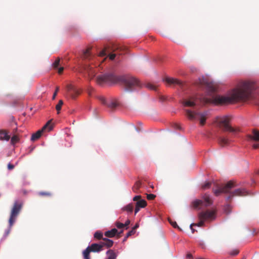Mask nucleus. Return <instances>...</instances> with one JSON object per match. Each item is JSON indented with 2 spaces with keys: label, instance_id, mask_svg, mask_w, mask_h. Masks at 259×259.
<instances>
[{
  "label": "nucleus",
  "instance_id": "nucleus-1",
  "mask_svg": "<svg viewBox=\"0 0 259 259\" xmlns=\"http://www.w3.org/2000/svg\"><path fill=\"white\" fill-rule=\"evenodd\" d=\"M256 88L257 85L253 81H242L226 96H213L212 102L215 104L224 105L238 101H246L252 98L253 92Z\"/></svg>",
  "mask_w": 259,
  "mask_h": 259
},
{
  "label": "nucleus",
  "instance_id": "nucleus-2",
  "mask_svg": "<svg viewBox=\"0 0 259 259\" xmlns=\"http://www.w3.org/2000/svg\"><path fill=\"white\" fill-rule=\"evenodd\" d=\"M96 82L100 85L104 83H118L123 85L125 90L128 91H131L136 88L141 87L140 81L133 76H116L112 73H108L98 76L97 77Z\"/></svg>",
  "mask_w": 259,
  "mask_h": 259
},
{
  "label": "nucleus",
  "instance_id": "nucleus-3",
  "mask_svg": "<svg viewBox=\"0 0 259 259\" xmlns=\"http://www.w3.org/2000/svg\"><path fill=\"white\" fill-rule=\"evenodd\" d=\"M236 186L235 182L230 181L225 185L217 186V189H213V192L217 196L221 193L229 194V196L227 197V200L231 199L234 196H245L248 194V191L244 188H238L233 191H231V190Z\"/></svg>",
  "mask_w": 259,
  "mask_h": 259
},
{
  "label": "nucleus",
  "instance_id": "nucleus-4",
  "mask_svg": "<svg viewBox=\"0 0 259 259\" xmlns=\"http://www.w3.org/2000/svg\"><path fill=\"white\" fill-rule=\"evenodd\" d=\"M231 118L230 116H223L217 117L214 121L215 126L221 129L224 132L228 131L234 134H236L240 132V129L238 127H233L231 126L230 122Z\"/></svg>",
  "mask_w": 259,
  "mask_h": 259
},
{
  "label": "nucleus",
  "instance_id": "nucleus-5",
  "mask_svg": "<svg viewBox=\"0 0 259 259\" xmlns=\"http://www.w3.org/2000/svg\"><path fill=\"white\" fill-rule=\"evenodd\" d=\"M22 207V204L18 201H15L12 208L9 220V227L7 229L4 234L2 240L5 239L10 233L11 228L16 221V218L19 214Z\"/></svg>",
  "mask_w": 259,
  "mask_h": 259
},
{
  "label": "nucleus",
  "instance_id": "nucleus-6",
  "mask_svg": "<svg viewBox=\"0 0 259 259\" xmlns=\"http://www.w3.org/2000/svg\"><path fill=\"white\" fill-rule=\"evenodd\" d=\"M213 200L207 194H204L200 199H195L192 202V205L195 209H202L211 205Z\"/></svg>",
  "mask_w": 259,
  "mask_h": 259
},
{
  "label": "nucleus",
  "instance_id": "nucleus-7",
  "mask_svg": "<svg viewBox=\"0 0 259 259\" xmlns=\"http://www.w3.org/2000/svg\"><path fill=\"white\" fill-rule=\"evenodd\" d=\"M185 112L186 115L190 120H195L199 118L200 124L201 125H204L206 119V113L192 112L189 109L185 110Z\"/></svg>",
  "mask_w": 259,
  "mask_h": 259
},
{
  "label": "nucleus",
  "instance_id": "nucleus-8",
  "mask_svg": "<svg viewBox=\"0 0 259 259\" xmlns=\"http://www.w3.org/2000/svg\"><path fill=\"white\" fill-rule=\"evenodd\" d=\"M198 216L199 220L211 221L216 218V211L213 209H207L199 212Z\"/></svg>",
  "mask_w": 259,
  "mask_h": 259
},
{
  "label": "nucleus",
  "instance_id": "nucleus-9",
  "mask_svg": "<svg viewBox=\"0 0 259 259\" xmlns=\"http://www.w3.org/2000/svg\"><path fill=\"white\" fill-rule=\"evenodd\" d=\"M53 128V125L51 124V121L49 120L40 130L37 131L35 133L32 134L31 140L35 141L38 139L41 136L42 133L45 131H51Z\"/></svg>",
  "mask_w": 259,
  "mask_h": 259
},
{
  "label": "nucleus",
  "instance_id": "nucleus-10",
  "mask_svg": "<svg viewBox=\"0 0 259 259\" xmlns=\"http://www.w3.org/2000/svg\"><path fill=\"white\" fill-rule=\"evenodd\" d=\"M98 98L103 104L106 105L111 110L115 109L118 106V103L115 100L110 99L106 101L103 96H99Z\"/></svg>",
  "mask_w": 259,
  "mask_h": 259
},
{
  "label": "nucleus",
  "instance_id": "nucleus-11",
  "mask_svg": "<svg viewBox=\"0 0 259 259\" xmlns=\"http://www.w3.org/2000/svg\"><path fill=\"white\" fill-rule=\"evenodd\" d=\"M66 89L69 96L73 99H75L80 94V91L71 84L67 85Z\"/></svg>",
  "mask_w": 259,
  "mask_h": 259
},
{
  "label": "nucleus",
  "instance_id": "nucleus-12",
  "mask_svg": "<svg viewBox=\"0 0 259 259\" xmlns=\"http://www.w3.org/2000/svg\"><path fill=\"white\" fill-rule=\"evenodd\" d=\"M218 142L221 147H225L229 145L231 140L229 139L228 136H220L218 137Z\"/></svg>",
  "mask_w": 259,
  "mask_h": 259
},
{
  "label": "nucleus",
  "instance_id": "nucleus-13",
  "mask_svg": "<svg viewBox=\"0 0 259 259\" xmlns=\"http://www.w3.org/2000/svg\"><path fill=\"white\" fill-rule=\"evenodd\" d=\"M202 85H204L209 94L214 93L217 90L216 87L212 83L203 80L200 82Z\"/></svg>",
  "mask_w": 259,
  "mask_h": 259
},
{
  "label": "nucleus",
  "instance_id": "nucleus-14",
  "mask_svg": "<svg viewBox=\"0 0 259 259\" xmlns=\"http://www.w3.org/2000/svg\"><path fill=\"white\" fill-rule=\"evenodd\" d=\"M91 252H99L103 250L102 245L100 243H93L88 246Z\"/></svg>",
  "mask_w": 259,
  "mask_h": 259
},
{
  "label": "nucleus",
  "instance_id": "nucleus-15",
  "mask_svg": "<svg viewBox=\"0 0 259 259\" xmlns=\"http://www.w3.org/2000/svg\"><path fill=\"white\" fill-rule=\"evenodd\" d=\"M164 81L169 85H182V82L180 80L170 77H166Z\"/></svg>",
  "mask_w": 259,
  "mask_h": 259
},
{
  "label": "nucleus",
  "instance_id": "nucleus-16",
  "mask_svg": "<svg viewBox=\"0 0 259 259\" xmlns=\"http://www.w3.org/2000/svg\"><path fill=\"white\" fill-rule=\"evenodd\" d=\"M10 139V136L9 135V132L5 130H0V140L8 141Z\"/></svg>",
  "mask_w": 259,
  "mask_h": 259
},
{
  "label": "nucleus",
  "instance_id": "nucleus-17",
  "mask_svg": "<svg viewBox=\"0 0 259 259\" xmlns=\"http://www.w3.org/2000/svg\"><path fill=\"white\" fill-rule=\"evenodd\" d=\"M91 48H88L83 52L81 58L83 60H90L92 58V55L90 52Z\"/></svg>",
  "mask_w": 259,
  "mask_h": 259
},
{
  "label": "nucleus",
  "instance_id": "nucleus-18",
  "mask_svg": "<svg viewBox=\"0 0 259 259\" xmlns=\"http://www.w3.org/2000/svg\"><path fill=\"white\" fill-rule=\"evenodd\" d=\"M103 241L100 242L101 245H102L103 248L104 246H106L107 248L111 247L113 244V241L107 238H103Z\"/></svg>",
  "mask_w": 259,
  "mask_h": 259
},
{
  "label": "nucleus",
  "instance_id": "nucleus-19",
  "mask_svg": "<svg viewBox=\"0 0 259 259\" xmlns=\"http://www.w3.org/2000/svg\"><path fill=\"white\" fill-rule=\"evenodd\" d=\"M118 233V231L116 229L113 228L111 230L106 231L105 233V236L108 238H112L114 237Z\"/></svg>",
  "mask_w": 259,
  "mask_h": 259
},
{
  "label": "nucleus",
  "instance_id": "nucleus-20",
  "mask_svg": "<svg viewBox=\"0 0 259 259\" xmlns=\"http://www.w3.org/2000/svg\"><path fill=\"white\" fill-rule=\"evenodd\" d=\"M107 257L106 259H116L117 254L112 249H109L106 252Z\"/></svg>",
  "mask_w": 259,
  "mask_h": 259
},
{
  "label": "nucleus",
  "instance_id": "nucleus-21",
  "mask_svg": "<svg viewBox=\"0 0 259 259\" xmlns=\"http://www.w3.org/2000/svg\"><path fill=\"white\" fill-rule=\"evenodd\" d=\"M85 71L88 73L89 77L92 79L95 76V72L90 66H87L84 68Z\"/></svg>",
  "mask_w": 259,
  "mask_h": 259
},
{
  "label": "nucleus",
  "instance_id": "nucleus-22",
  "mask_svg": "<svg viewBox=\"0 0 259 259\" xmlns=\"http://www.w3.org/2000/svg\"><path fill=\"white\" fill-rule=\"evenodd\" d=\"M183 104L184 106L186 107H192L195 105V101L193 98H192L189 100H184Z\"/></svg>",
  "mask_w": 259,
  "mask_h": 259
},
{
  "label": "nucleus",
  "instance_id": "nucleus-23",
  "mask_svg": "<svg viewBox=\"0 0 259 259\" xmlns=\"http://www.w3.org/2000/svg\"><path fill=\"white\" fill-rule=\"evenodd\" d=\"M248 138L254 141H259V131L255 130H253L252 135H248Z\"/></svg>",
  "mask_w": 259,
  "mask_h": 259
},
{
  "label": "nucleus",
  "instance_id": "nucleus-24",
  "mask_svg": "<svg viewBox=\"0 0 259 259\" xmlns=\"http://www.w3.org/2000/svg\"><path fill=\"white\" fill-rule=\"evenodd\" d=\"M134 209V205L133 203H130L127 205L125 206L124 207L122 208V210L123 211H126L128 213H131L133 212Z\"/></svg>",
  "mask_w": 259,
  "mask_h": 259
},
{
  "label": "nucleus",
  "instance_id": "nucleus-25",
  "mask_svg": "<svg viewBox=\"0 0 259 259\" xmlns=\"http://www.w3.org/2000/svg\"><path fill=\"white\" fill-rule=\"evenodd\" d=\"M141 182L140 181H137L132 188L133 191L135 193H139V190L141 187Z\"/></svg>",
  "mask_w": 259,
  "mask_h": 259
},
{
  "label": "nucleus",
  "instance_id": "nucleus-26",
  "mask_svg": "<svg viewBox=\"0 0 259 259\" xmlns=\"http://www.w3.org/2000/svg\"><path fill=\"white\" fill-rule=\"evenodd\" d=\"M136 205L138 206V207L140 208H144L147 205V202L146 200L144 199H141L138 201L136 203Z\"/></svg>",
  "mask_w": 259,
  "mask_h": 259
},
{
  "label": "nucleus",
  "instance_id": "nucleus-27",
  "mask_svg": "<svg viewBox=\"0 0 259 259\" xmlns=\"http://www.w3.org/2000/svg\"><path fill=\"white\" fill-rule=\"evenodd\" d=\"M91 252L88 247L83 251L82 255L84 259H91L90 254Z\"/></svg>",
  "mask_w": 259,
  "mask_h": 259
},
{
  "label": "nucleus",
  "instance_id": "nucleus-28",
  "mask_svg": "<svg viewBox=\"0 0 259 259\" xmlns=\"http://www.w3.org/2000/svg\"><path fill=\"white\" fill-rule=\"evenodd\" d=\"M38 195L43 197H51L52 193L49 191H40L38 193Z\"/></svg>",
  "mask_w": 259,
  "mask_h": 259
},
{
  "label": "nucleus",
  "instance_id": "nucleus-29",
  "mask_svg": "<svg viewBox=\"0 0 259 259\" xmlns=\"http://www.w3.org/2000/svg\"><path fill=\"white\" fill-rule=\"evenodd\" d=\"M204 220H200V222L198 224H192L190 225V228L191 229L192 232L193 233L194 232V229L192 228L193 226H198L202 227L204 225Z\"/></svg>",
  "mask_w": 259,
  "mask_h": 259
},
{
  "label": "nucleus",
  "instance_id": "nucleus-30",
  "mask_svg": "<svg viewBox=\"0 0 259 259\" xmlns=\"http://www.w3.org/2000/svg\"><path fill=\"white\" fill-rule=\"evenodd\" d=\"M94 236L95 238H96L98 240H101V239L103 240V238H104L103 237L102 233L100 231L96 232L94 235Z\"/></svg>",
  "mask_w": 259,
  "mask_h": 259
},
{
  "label": "nucleus",
  "instance_id": "nucleus-31",
  "mask_svg": "<svg viewBox=\"0 0 259 259\" xmlns=\"http://www.w3.org/2000/svg\"><path fill=\"white\" fill-rule=\"evenodd\" d=\"M19 141V138L18 136L16 135H14L11 139V143L12 145L15 144L16 143L18 142Z\"/></svg>",
  "mask_w": 259,
  "mask_h": 259
},
{
  "label": "nucleus",
  "instance_id": "nucleus-32",
  "mask_svg": "<svg viewBox=\"0 0 259 259\" xmlns=\"http://www.w3.org/2000/svg\"><path fill=\"white\" fill-rule=\"evenodd\" d=\"M63 104V102L62 100H60L58 104L56 105V110H57L58 111V113H59V111L61 110V107L62 106V105Z\"/></svg>",
  "mask_w": 259,
  "mask_h": 259
},
{
  "label": "nucleus",
  "instance_id": "nucleus-33",
  "mask_svg": "<svg viewBox=\"0 0 259 259\" xmlns=\"http://www.w3.org/2000/svg\"><path fill=\"white\" fill-rule=\"evenodd\" d=\"M211 183L209 182H206L202 186V188L203 190H206L210 188Z\"/></svg>",
  "mask_w": 259,
  "mask_h": 259
},
{
  "label": "nucleus",
  "instance_id": "nucleus-34",
  "mask_svg": "<svg viewBox=\"0 0 259 259\" xmlns=\"http://www.w3.org/2000/svg\"><path fill=\"white\" fill-rule=\"evenodd\" d=\"M146 87L151 90H156V87L151 83H147Z\"/></svg>",
  "mask_w": 259,
  "mask_h": 259
},
{
  "label": "nucleus",
  "instance_id": "nucleus-35",
  "mask_svg": "<svg viewBox=\"0 0 259 259\" xmlns=\"http://www.w3.org/2000/svg\"><path fill=\"white\" fill-rule=\"evenodd\" d=\"M59 64H60V59L59 58H57L55 61L54 62V63L53 64V66L54 67V68H57L59 65Z\"/></svg>",
  "mask_w": 259,
  "mask_h": 259
},
{
  "label": "nucleus",
  "instance_id": "nucleus-36",
  "mask_svg": "<svg viewBox=\"0 0 259 259\" xmlns=\"http://www.w3.org/2000/svg\"><path fill=\"white\" fill-rule=\"evenodd\" d=\"M156 196L153 194H149L147 195V198L148 200H153Z\"/></svg>",
  "mask_w": 259,
  "mask_h": 259
},
{
  "label": "nucleus",
  "instance_id": "nucleus-37",
  "mask_svg": "<svg viewBox=\"0 0 259 259\" xmlns=\"http://www.w3.org/2000/svg\"><path fill=\"white\" fill-rule=\"evenodd\" d=\"M169 222L173 226V227L175 228H178L179 229V227L176 222L172 221L171 220H169Z\"/></svg>",
  "mask_w": 259,
  "mask_h": 259
},
{
  "label": "nucleus",
  "instance_id": "nucleus-38",
  "mask_svg": "<svg viewBox=\"0 0 259 259\" xmlns=\"http://www.w3.org/2000/svg\"><path fill=\"white\" fill-rule=\"evenodd\" d=\"M115 225H116V227L119 228V229H121V228H122L124 227L123 224H122L121 223H120V222H116Z\"/></svg>",
  "mask_w": 259,
  "mask_h": 259
},
{
  "label": "nucleus",
  "instance_id": "nucleus-39",
  "mask_svg": "<svg viewBox=\"0 0 259 259\" xmlns=\"http://www.w3.org/2000/svg\"><path fill=\"white\" fill-rule=\"evenodd\" d=\"M135 233V231L132 229V230L130 231L126 235V238H128L130 236H132V235L134 234Z\"/></svg>",
  "mask_w": 259,
  "mask_h": 259
},
{
  "label": "nucleus",
  "instance_id": "nucleus-40",
  "mask_svg": "<svg viewBox=\"0 0 259 259\" xmlns=\"http://www.w3.org/2000/svg\"><path fill=\"white\" fill-rule=\"evenodd\" d=\"M140 200H141V195H137V196H135L134 198H133V201H138Z\"/></svg>",
  "mask_w": 259,
  "mask_h": 259
},
{
  "label": "nucleus",
  "instance_id": "nucleus-41",
  "mask_svg": "<svg viewBox=\"0 0 259 259\" xmlns=\"http://www.w3.org/2000/svg\"><path fill=\"white\" fill-rule=\"evenodd\" d=\"M238 253H239V250L237 249H235L230 252V254L232 255H236L238 254Z\"/></svg>",
  "mask_w": 259,
  "mask_h": 259
},
{
  "label": "nucleus",
  "instance_id": "nucleus-42",
  "mask_svg": "<svg viewBox=\"0 0 259 259\" xmlns=\"http://www.w3.org/2000/svg\"><path fill=\"white\" fill-rule=\"evenodd\" d=\"M59 90V87H57L56 89V91H55V92L54 93L53 96V99H55L56 96L57 94V92H58Z\"/></svg>",
  "mask_w": 259,
  "mask_h": 259
},
{
  "label": "nucleus",
  "instance_id": "nucleus-43",
  "mask_svg": "<svg viewBox=\"0 0 259 259\" xmlns=\"http://www.w3.org/2000/svg\"><path fill=\"white\" fill-rule=\"evenodd\" d=\"M130 222H130V221L129 220H127L125 222V224H123V225H124V227H125V229H127V228H128V226L130 225Z\"/></svg>",
  "mask_w": 259,
  "mask_h": 259
},
{
  "label": "nucleus",
  "instance_id": "nucleus-44",
  "mask_svg": "<svg viewBox=\"0 0 259 259\" xmlns=\"http://www.w3.org/2000/svg\"><path fill=\"white\" fill-rule=\"evenodd\" d=\"M226 212L227 213H229L230 212L231 210H230V207L229 205H227L226 207H225V209Z\"/></svg>",
  "mask_w": 259,
  "mask_h": 259
},
{
  "label": "nucleus",
  "instance_id": "nucleus-45",
  "mask_svg": "<svg viewBox=\"0 0 259 259\" xmlns=\"http://www.w3.org/2000/svg\"><path fill=\"white\" fill-rule=\"evenodd\" d=\"M116 56V54H111L110 55H109V59L111 60H113V59H114L115 57Z\"/></svg>",
  "mask_w": 259,
  "mask_h": 259
},
{
  "label": "nucleus",
  "instance_id": "nucleus-46",
  "mask_svg": "<svg viewBox=\"0 0 259 259\" xmlns=\"http://www.w3.org/2000/svg\"><path fill=\"white\" fill-rule=\"evenodd\" d=\"M14 168V165L11 164V163H9L8 164V168L9 169V170H12L13 169V168Z\"/></svg>",
  "mask_w": 259,
  "mask_h": 259
},
{
  "label": "nucleus",
  "instance_id": "nucleus-47",
  "mask_svg": "<svg viewBox=\"0 0 259 259\" xmlns=\"http://www.w3.org/2000/svg\"><path fill=\"white\" fill-rule=\"evenodd\" d=\"M64 70V68L63 67H61L58 68V72L59 74H61Z\"/></svg>",
  "mask_w": 259,
  "mask_h": 259
},
{
  "label": "nucleus",
  "instance_id": "nucleus-48",
  "mask_svg": "<svg viewBox=\"0 0 259 259\" xmlns=\"http://www.w3.org/2000/svg\"><path fill=\"white\" fill-rule=\"evenodd\" d=\"M106 50H103L102 51H101L100 53V56H104L105 55H106Z\"/></svg>",
  "mask_w": 259,
  "mask_h": 259
},
{
  "label": "nucleus",
  "instance_id": "nucleus-49",
  "mask_svg": "<svg viewBox=\"0 0 259 259\" xmlns=\"http://www.w3.org/2000/svg\"><path fill=\"white\" fill-rule=\"evenodd\" d=\"M141 208L138 207L136 205L135 209V214H136L139 210Z\"/></svg>",
  "mask_w": 259,
  "mask_h": 259
},
{
  "label": "nucleus",
  "instance_id": "nucleus-50",
  "mask_svg": "<svg viewBox=\"0 0 259 259\" xmlns=\"http://www.w3.org/2000/svg\"><path fill=\"white\" fill-rule=\"evenodd\" d=\"M139 224H136L135 226L132 228V229L134 231H135L138 227H139Z\"/></svg>",
  "mask_w": 259,
  "mask_h": 259
},
{
  "label": "nucleus",
  "instance_id": "nucleus-51",
  "mask_svg": "<svg viewBox=\"0 0 259 259\" xmlns=\"http://www.w3.org/2000/svg\"><path fill=\"white\" fill-rule=\"evenodd\" d=\"M253 148L254 149H257V148H259V144H254L253 145Z\"/></svg>",
  "mask_w": 259,
  "mask_h": 259
},
{
  "label": "nucleus",
  "instance_id": "nucleus-52",
  "mask_svg": "<svg viewBox=\"0 0 259 259\" xmlns=\"http://www.w3.org/2000/svg\"><path fill=\"white\" fill-rule=\"evenodd\" d=\"M123 230H121L120 231H119V232L117 233V236L118 237H120V236H121V234L123 233Z\"/></svg>",
  "mask_w": 259,
  "mask_h": 259
},
{
  "label": "nucleus",
  "instance_id": "nucleus-53",
  "mask_svg": "<svg viewBox=\"0 0 259 259\" xmlns=\"http://www.w3.org/2000/svg\"><path fill=\"white\" fill-rule=\"evenodd\" d=\"M255 103L256 105H257L258 106H259V97L258 99L255 100Z\"/></svg>",
  "mask_w": 259,
  "mask_h": 259
},
{
  "label": "nucleus",
  "instance_id": "nucleus-54",
  "mask_svg": "<svg viewBox=\"0 0 259 259\" xmlns=\"http://www.w3.org/2000/svg\"><path fill=\"white\" fill-rule=\"evenodd\" d=\"M176 127L177 128H180L179 125L177 124H176Z\"/></svg>",
  "mask_w": 259,
  "mask_h": 259
},
{
  "label": "nucleus",
  "instance_id": "nucleus-55",
  "mask_svg": "<svg viewBox=\"0 0 259 259\" xmlns=\"http://www.w3.org/2000/svg\"><path fill=\"white\" fill-rule=\"evenodd\" d=\"M191 256V254H187V257H190Z\"/></svg>",
  "mask_w": 259,
  "mask_h": 259
},
{
  "label": "nucleus",
  "instance_id": "nucleus-56",
  "mask_svg": "<svg viewBox=\"0 0 259 259\" xmlns=\"http://www.w3.org/2000/svg\"><path fill=\"white\" fill-rule=\"evenodd\" d=\"M127 238H126V236H125V237H124V239H123V241H125L126 240Z\"/></svg>",
  "mask_w": 259,
  "mask_h": 259
},
{
  "label": "nucleus",
  "instance_id": "nucleus-57",
  "mask_svg": "<svg viewBox=\"0 0 259 259\" xmlns=\"http://www.w3.org/2000/svg\"><path fill=\"white\" fill-rule=\"evenodd\" d=\"M257 174L259 175V169L256 171Z\"/></svg>",
  "mask_w": 259,
  "mask_h": 259
},
{
  "label": "nucleus",
  "instance_id": "nucleus-58",
  "mask_svg": "<svg viewBox=\"0 0 259 259\" xmlns=\"http://www.w3.org/2000/svg\"><path fill=\"white\" fill-rule=\"evenodd\" d=\"M23 179H25V176H23Z\"/></svg>",
  "mask_w": 259,
  "mask_h": 259
},
{
  "label": "nucleus",
  "instance_id": "nucleus-59",
  "mask_svg": "<svg viewBox=\"0 0 259 259\" xmlns=\"http://www.w3.org/2000/svg\"><path fill=\"white\" fill-rule=\"evenodd\" d=\"M242 259H245V257H243Z\"/></svg>",
  "mask_w": 259,
  "mask_h": 259
}]
</instances>
